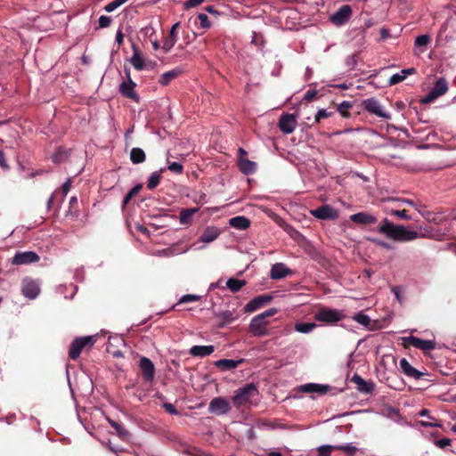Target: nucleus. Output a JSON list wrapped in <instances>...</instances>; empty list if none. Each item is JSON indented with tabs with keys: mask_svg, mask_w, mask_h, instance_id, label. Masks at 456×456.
<instances>
[{
	"mask_svg": "<svg viewBox=\"0 0 456 456\" xmlns=\"http://www.w3.org/2000/svg\"><path fill=\"white\" fill-rule=\"evenodd\" d=\"M451 443L452 440L449 438H442L435 441V444L441 449H444L446 446L450 445Z\"/></svg>",
	"mask_w": 456,
	"mask_h": 456,
	"instance_id": "052dcab7",
	"label": "nucleus"
},
{
	"mask_svg": "<svg viewBox=\"0 0 456 456\" xmlns=\"http://www.w3.org/2000/svg\"><path fill=\"white\" fill-rule=\"evenodd\" d=\"M219 317H220L224 322H228V323L232 322L235 320V318H234V316H233L232 313V312H230V311H224V312H222V313L219 314Z\"/></svg>",
	"mask_w": 456,
	"mask_h": 456,
	"instance_id": "5fc2aeb1",
	"label": "nucleus"
},
{
	"mask_svg": "<svg viewBox=\"0 0 456 456\" xmlns=\"http://www.w3.org/2000/svg\"><path fill=\"white\" fill-rule=\"evenodd\" d=\"M142 189V184H137L135 186H134L129 191L128 193L124 197V200H123V203L124 204H126L130 200L131 198L136 194L140 190Z\"/></svg>",
	"mask_w": 456,
	"mask_h": 456,
	"instance_id": "09e8293b",
	"label": "nucleus"
},
{
	"mask_svg": "<svg viewBox=\"0 0 456 456\" xmlns=\"http://www.w3.org/2000/svg\"><path fill=\"white\" fill-rule=\"evenodd\" d=\"M163 407H164L165 411L171 415H178V413H179L178 411L176 410V408L172 403H165L163 404Z\"/></svg>",
	"mask_w": 456,
	"mask_h": 456,
	"instance_id": "e2e57ef3",
	"label": "nucleus"
},
{
	"mask_svg": "<svg viewBox=\"0 0 456 456\" xmlns=\"http://www.w3.org/2000/svg\"><path fill=\"white\" fill-rule=\"evenodd\" d=\"M139 367L145 381L151 383L155 376V366L151 359L142 356L139 361Z\"/></svg>",
	"mask_w": 456,
	"mask_h": 456,
	"instance_id": "f8f14e48",
	"label": "nucleus"
},
{
	"mask_svg": "<svg viewBox=\"0 0 456 456\" xmlns=\"http://www.w3.org/2000/svg\"><path fill=\"white\" fill-rule=\"evenodd\" d=\"M330 389V386L318 383H306L297 387V391L299 392L305 394H316L319 395H326Z\"/></svg>",
	"mask_w": 456,
	"mask_h": 456,
	"instance_id": "4468645a",
	"label": "nucleus"
},
{
	"mask_svg": "<svg viewBox=\"0 0 456 456\" xmlns=\"http://www.w3.org/2000/svg\"><path fill=\"white\" fill-rule=\"evenodd\" d=\"M399 364L401 371L409 378L419 380L425 375L424 372L412 367L406 358H402Z\"/></svg>",
	"mask_w": 456,
	"mask_h": 456,
	"instance_id": "6ab92c4d",
	"label": "nucleus"
},
{
	"mask_svg": "<svg viewBox=\"0 0 456 456\" xmlns=\"http://www.w3.org/2000/svg\"><path fill=\"white\" fill-rule=\"evenodd\" d=\"M111 24V18L109 16L102 15L99 18V28H107Z\"/></svg>",
	"mask_w": 456,
	"mask_h": 456,
	"instance_id": "4d7b16f0",
	"label": "nucleus"
},
{
	"mask_svg": "<svg viewBox=\"0 0 456 456\" xmlns=\"http://www.w3.org/2000/svg\"><path fill=\"white\" fill-rule=\"evenodd\" d=\"M198 20H199L200 25L202 28H209L211 27V23H210L207 14L200 13L198 15Z\"/></svg>",
	"mask_w": 456,
	"mask_h": 456,
	"instance_id": "de8ad7c7",
	"label": "nucleus"
},
{
	"mask_svg": "<svg viewBox=\"0 0 456 456\" xmlns=\"http://www.w3.org/2000/svg\"><path fill=\"white\" fill-rule=\"evenodd\" d=\"M268 322L262 319L260 316H254L248 325V330L255 337H263L268 334L267 332Z\"/></svg>",
	"mask_w": 456,
	"mask_h": 456,
	"instance_id": "9d476101",
	"label": "nucleus"
},
{
	"mask_svg": "<svg viewBox=\"0 0 456 456\" xmlns=\"http://www.w3.org/2000/svg\"><path fill=\"white\" fill-rule=\"evenodd\" d=\"M362 104L363 110L368 113L387 120L391 119V114L385 110L384 106L375 97L363 100Z\"/></svg>",
	"mask_w": 456,
	"mask_h": 456,
	"instance_id": "39448f33",
	"label": "nucleus"
},
{
	"mask_svg": "<svg viewBox=\"0 0 456 456\" xmlns=\"http://www.w3.org/2000/svg\"><path fill=\"white\" fill-rule=\"evenodd\" d=\"M0 166L2 168L5 169V170L9 168V166L4 158V154L3 151H0Z\"/></svg>",
	"mask_w": 456,
	"mask_h": 456,
	"instance_id": "774afa93",
	"label": "nucleus"
},
{
	"mask_svg": "<svg viewBox=\"0 0 456 456\" xmlns=\"http://www.w3.org/2000/svg\"><path fill=\"white\" fill-rule=\"evenodd\" d=\"M353 107V103L349 101H343L342 102H340L338 107H337V110L343 116V117H346L347 116V113H346V110L351 109Z\"/></svg>",
	"mask_w": 456,
	"mask_h": 456,
	"instance_id": "37998d69",
	"label": "nucleus"
},
{
	"mask_svg": "<svg viewBox=\"0 0 456 456\" xmlns=\"http://www.w3.org/2000/svg\"><path fill=\"white\" fill-rule=\"evenodd\" d=\"M351 381L355 384L356 389L362 394L369 395L374 391V383L372 381H366L357 373L353 375Z\"/></svg>",
	"mask_w": 456,
	"mask_h": 456,
	"instance_id": "a211bd4d",
	"label": "nucleus"
},
{
	"mask_svg": "<svg viewBox=\"0 0 456 456\" xmlns=\"http://www.w3.org/2000/svg\"><path fill=\"white\" fill-rule=\"evenodd\" d=\"M392 292L393 294L395 295V297H396L397 301L402 304L403 299V297H402V292H403V289L401 287L399 286H395L392 288Z\"/></svg>",
	"mask_w": 456,
	"mask_h": 456,
	"instance_id": "bf43d9fd",
	"label": "nucleus"
},
{
	"mask_svg": "<svg viewBox=\"0 0 456 456\" xmlns=\"http://www.w3.org/2000/svg\"><path fill=\"white\" fill-rule=\"evenodd\" d=\"M311 214L321 220H335L338 216V211L329 205L321 206L312 210Z\"/></svg>",
	"mask_w": 456,
	"mask_h": 456,
	"instance_id": "ddd939ff",
	"label": "nucleus"
},
{
	"mask_svg": "<svg viewBox=\"0 0 456 456\" xmlns=\"http://www.w3.org/2000/svg\"><path fill=\"white\" fill-rule=\"evenodd\" d=\"M370 241L382 247L383 248H386V249H388V250H391V249H394V247L393 245H391L390 243L388 242H386L384 240H381L379 239H376V238H370L369 239Z\"/></svg>",
	"mask_w": 456,
	"mask_h": 456,
	"instance_id": "3c124183",
	"label": "nucleus"
},
{
	"mask_svg": "<svg viewBox=\"0 0 456 456\" xmlns=\"http://www.w3.org/2000/svg\"><path fill=\"white\" fill-rule=\"evenodd\" d=\"M21 293L27 298H37L40 293L39 282L29 277L24 278L21 282Z\"/></svg>",
	"mask_w": 456,
	"mask_h": 456,
	"instance_id": "1a4fd4ad",
	"label": "nucleus"
},
{
	"mask_svg": "<svg viewBox=\"0 0 456 456\" xmlns=\"http://www.w3.org/2000/svg\"><path fill=\"white\" fill-rule=\"evenodd\" d=\"M316 327V324L314 322H297L295 324V330L303 333L308 334Z\"/></svg>",
	"mask_w": 456,
	"mask_h": 456,
	"instance_id": "f704fd0d",
	"label": "nucleus"
},
{
	"mask_svg": "<svg viewBox=\"0 0 456 456\" xmlns=\"http://www.w3.org/2000/svg\"><path fill=\"white\" fill-rule=\"evenodd\" d=\"M177 42V38L167 37L164 39L163 45L161 46L162 50L165 53H167L171 51V49L175 46Z\"/></svg>",
	"mask_w": 456,
	"mask_h": 456,
	"instance_id": "a19ab883",
	"label": "nucleus"
},
{
	"mask_svg": "<svg viewBox=\"0 0 456 456\" xmlns=\"http://www.w3.org/2000/svg\"><path fill=\"white\" fill-rule=\"evenodd\" d=\"M229 224L237 230L244 231L250 225V221L244 216H237L229 220Z\"/></svg>",
	"mask_w": 456,
	"mask_h": 456,
	"instance_id": "393cba45",
	"label": "nucleus"
},
{
	"mask_svg": "<svg viewBox=\"0 0 456 456\" xmlns=\"http://www.w3.org/2000/svg\"><path fill=\"white\" fill-rule=\"evenodd\" d=\"M333 115L332 111H328L325 109H320L314 117V121L319 123L322 119L330 118Z\"/></svg>",
	"mask_w": 456,
	"mask_h": 456,
	"instance_id": "c03bdc74",
	"label": "nucleus"
},
{
	"mask_svg": "<svg viewBox=\"0 0 456 456\" xmlns=\"http://www.w3.org/2000/svg\"><path fill=\"white\" fill-rule=\"evenodd\" d=\"M350 220L358 224H373L378 219L375 216L367 212H359L350 216Z\"/></svg>",
	"mask_w": 456,
	"mask_h": 456,
	"instance_id": "412c9836",
	"label": "nucleus"
},
{
	"mask_svg": "<svg viewBox=\"0 0 456 456\" xmlns=\"http://www.w3.org/2000/svg\"><path fill=\"white\" fill-rule=\"evenodd\" d=\"M346 317V315L343 310L329 307H321L314 315L317 322L324 323H335L344 320Z\"/></svg>",
	"mask_w": 456,
	"mask_h": 456,
	"instance_id": "7ed1b4c3",
	"label": "nucleus"
},
{
	"mask_svg": "<svg viewBox=\"0 0 456 456\" xmlns=\"http://www.w3.org/2000/svg\"><path fill=\"white\" fill-rule=\"evenodd\" d=\"M98 440L103 444L106 445L107 448L110 452H114V447L111 445V440L110 436H107L106 434H104L102 428H99L97 431Z\"/></svg>",
	"mask_w": 456,
	"mask_h": 456,
	"instance_id": "c9c22d12",
	"label": "nucleus"
},
{
	"mask_svg": "<svg viewBox=\"0 0 456 456\" xmlns=\"http://www.w3.org/2000/svg\"><path fill=\"white\" fill-rule=\"evenodd\" d=\"M335 450L332 444H322L317 447V456H331V452Z\"/></svg>",
	"mask_w": 456,
	"mask_h": 456,
	"instance_id": "ea45409f",
	"label": "nucleus"
},
{
	"mask_svg": "<svg viewBox=\"0 0 456 456\" xmlns=\"http://www.w3.org/2000/svg\"><path fill=\"white\" fill-rule=\"evenodd\" d=\"M116 436H119L123 440H129L130 433L120 424L116 422Z\"/></svg>",
	"mask_w": 456,
	"mask_h": 456,
	"instance_id": "79ce46f5",
	"label": "nucleus"
},
{
	"mask_svg": "<svg viewBox=\"0 0 456 456\" xmlns=\"http://www.w3.org/2000/svg\"><path fill=\"white\" fill-rule=\"evenodd\" d=\"M297 126V118L294 114H282L279 118L278 126L284 134H291Z\"/></svg>",
	"mask_w": 456,
	"mask_h": 456,
	"instance_id": "2eb2a0df",
	"label": "nucleus"
},
{
	"mask_svg": "<svg viewBox=\"0 0 456 456\" xmlns=\"http://www.w3.org/2000/svg\"><path fill=\"white\" fill-rule=\"evenodd\" d=\"M94 343L95 338L94 336L76 338L70 345L69 356L72 360L77 359L84 349H90Z\"/></svg>",
	"mask_w": 456,
	"mask_h": 456,
	"instance_id": "20e7f679",
	"label": "nucleus"
},
{
	"mask_svg": "<svg viewBox=\"0 0 456 456\" xmlns=\"http://www.w3.org/2000/svg\"><path fill=\"white\" fill-rule=\"evenodd\" d=\"M230 411L231 404L229 401L222 396L213 398L208 404V411L218 416L225 415Z\"/></svg>",
	"mask_w": 456,
	"mask_h": 456,
	"instance_id": "0eeeda50",
	"label": "nucleus"
},
{
	"mask_svg": "<svg viewBox=\"0 0 456 456\" xmlns=\"http://www.w3.org/2000/svg\"><path fill=\"white\" fill-rule=\"evenodd\" d=\"M221 234V230L216 226H208L205 229L200 237V240L204 243H210L216 240Z\"/></svg>",
	"mask_w": 456,
	"mask_h": 456,
	"instance_id": "b1692460",
	"label": "nucleus"
},
{
	"mask_svg": "<svg viewBox=\"0 0 456 456\" xmlns=\"http://www.w3.org/2000/svg\"><path fill=\"white\" fill-rule=\"evenodd\" d=\"M135 86L136 84L131 78H129V80L123 81L120 84L119 91L124 97L138 102L140 97L134 90Z\"/></svg>",
	"mask_w": 456,
	"mask_h": 456,
	"instance_id": "f3484780",
	"label": "nucleus"
},
{
	"mask_svg": "<svg viewBox=\"0 0 456 456\" xmlns=\"http://www.w3.org/2000/svg\"><path fill=\"white\" fill-rule=\"evenodd\" d=\"M130 159L133 164H141L145 161L146 154L142 149L134 147L130 151Z\"/></svg>",
	"mask_w": 456,
	"mask_h": 456,
	"instance_id": "c756f323",
	"label": "nucleus"
},
{
	"mask_svg": "<svg viewBox=\"0 0 456 456\" xmlns=\"http://www.w3.org/2000/svg\"><path fill=\"white\" fill-rule=\"evenodd\" d=\"M335 450L344 451L346 454L353 456L358 450L352 443L334 445Z\"/></svg>",
	"mask_w": 456,
	"mask_h": 456,
	"instance_id": "4c0bfd02",
	"label": "nucleus"
},
{
	"mask_svg": "<svg viewBox=\"0 0 456 456\" xmlns=\"http://www.w3.org/2000/svg\"><path fill=\"white\" fill-rule=\"evenodd\" d=\"M133 50L134 53L130 59V62L134 66V68L137 70H142L145 68V63L142 56L140 54L139 51L135 47L134 45H133Z\"/></svg>",
	"mask_w": 456,
	"mask_h": 456,
	"instance_id": "c85d7f7f",
	"label": "nucleus"
},
{
	"mask_svg": "<svg viewBox=\"0 0 456 456\" xmlns=\"http://www.w3.org/2000/svg\"><path fill=\"white\" fill-rule=\"evenodd\" d=\"M70 155L69 150L63 147H59L53 152L52 159L54 163L59 164L64 162Z\"/></svg>",
	"mask_w": 456,
	"mask_h": 456,
	"instance_id": "7c9ffc66",
	"label": "nucleus"
},
{
	"mask_svg": "<svg viewBox=\"0 0 456 456\" xmlns=\"http://www.w3.org/2000/svg\"><path fill=\"white\" fill-rule=\"evenodd\" d=\"M182 74V69L180 68H175V69H173L171 70H168L167 72H164L159 79V83L161 85V86H167L173 79H175V77H177L179 75Z\"/></svg>",
	"mask_w": 456,
	"mask_h": 456,
	"instance_id": "bb28decb",
	"label": "nucleus"
},
{
	"mask_svg": "<svg viewBox=\"0 0 456 456\" xmlns=\"http://www.w3.org/2000/svg\"><path fill=\"white\" fill-rule=\"evenodd\" d=\"M258 388L254 383H249L238 388L232 397V403L236 408H240L253 403V399L258 396Z\"/></svg>",
	"mask_w": 456,
	"mask_h": 456,
	"instance_id": "f03ea898",
	"label": "nucleus"
},
{
	"mask_svg": "<svg viewBox=\"0 0 456 456\" xmlns=\"http://www.w3.org/2000/svg\"><path fill=\"white\" fill-rule=\"evenodd\" d=\"M277 313H278V309L274 308V307H272V308H269V309L265 310V312H263V313H261V314H259L257 315L260 316L265 321H266L267 318H270V317L273 316Z\"/></svg>",
	"mask_w": 456,
	"mask_h": 456,
	"instance_id": "603ef678",
	"label": "nucleus"
},
{
	"mask_svg": "<svg viewBox=\"0 0 456 456\" xmlns=\"http://www.w3.org/2000/svg\"><path fill=\"white\" fill-rule=\"evenodd\" d=\"M239 168L244 175H251L255 173L256 169V164L254 161L247 159L239 158Z\"/></svg>",
	"mask_w": 456,
	"mask_h": 456,
	"instance_id": "cd10ccee",
	"label": "nucleus"
},
{
	"mask_svg": "<svg viewBox=\"0 0 456 456\" xmlns=\"http://www.w3.org/2000/svg\"><path fill=\"white\" fill-rule=\"evenodd\" d=\"M39 261V256L34 251H17L12 258V264L15 265H29Z\"/></svg>",
	"mask_w": 456,
	"mask_h": 456,
	"instance_id": "9b49d317",
	"label": "nucleus"
},
{
	"mask_svg": "<svg viewBox=\"0 0 456 456\" xmlns=\"http://www.w3.org/2000/svg\"><path fill=\"white\" fill-rule=\"evenodd\" d=\"M345 61H346V65L349 68V69H354L357 65L355 54L348 55L346 58Z\"/></svg>",
	"mask_w": 456,
	"mask_h": 456,
	"instance_id": "864d4df0",
	"label": "nucleus"
},
{
	"mask_svg": "<svg viewBox=\"0 0 456 456\" xmlns=\"http://www.w3.org/2000/svg\"><path fill=\"white\" fill-rule=\"evenodd\" d=\"M352 7L348 4H344L330 15V20L335 26L341 27L349 20L352 16Z\"/></svg>",
	"mask_w": 456,
	"mask_h": 456,
	"instance_id": "6e6552de",
	"label": "nucleus"
},
{
	"mask_svg": "<svg viewBox=\"0 0 456 456\" xmlns=\"http://www.w3.org/2000/svg\"><path fill=\"white\" fill-rule=\"evenodd\" d=\"M353 319L363 327H368L370 323V318L362 311L355 314Z\"/></svg>",
	"mask_w": 456,
	"mask_h": 456,
	"instance_id": "e433bc0d",
	"label": "nucleus"
},
{
	"mask_svg": "<svg viewBox=\"0 0 456 456\" xmlns=\"http://www.w3.org/2000/svg\"><path fill=\"white\" fill-rule=\"evenodd\" d=\"M317 96V91L316 90H308L305 94V99L307 101H312Z\"/></svg>",
	"mask_w": 456,
	"mask_h": 456,
	"instance_id": "69168bd1",
	"label": "nucleus"
},
{
	"mask_svg": "<svg viewBox=\"0 0 456 456\" xmlns=\"http://www.w3.org/2000/svg\"><path fill=\"white\" fill-rule=\"evenodd\" d=\"M167 168H168L171 172H173V173H175V174H182V173H183V165H182L181 163H179V162H175V161H174V162H168V167H167Z\"/></svg>",
	"mask_w": 456,
	"mask_h": 456,
	"instance_id": "49530a36",
	"label": "nucleus"
},
{
	"mask_svg": "<svg viewBox=\"0 0 456 456\" xmlns=\"http://www.w3.org/2000/svg\"><path fill=\"white\" fill-rule=\"evenodd\" d=\"M246 285L245 280H238L235 278H229L226 281V288H228L232 292L236 293L240 291L242 287Z\"/></svg>",
	"mask_w": 456,
	"mask_h": 456,
	"instance_id": "2f4dec72",
	"label": "nucleus"
},
{
	"mask_svg": "<svg viewBox=\"0 0 456 456\" xmlns=\"http://www.w3.org/2000/svg\"><path fill=\"white\" fill-rule=\"evenodd\" d=\"M180 23L179 22H176L175 23L171 28H170V31H169V36L170 37H174V38H177V32H176V29L177 28L179 27Z\"/></svg>",
	"mask_w": 456,
	"mask_h": 456,
	"instance_id": "338daca9",
	"label": "nucleus"
},
{
	"mask_svg": "<svg viewBox=\"0 0 456 456\" xmlns=\"http://www.w3.org/2000/svg\"><path fill=\"white\" fill-rule=\"evenodd\" d=\"M205 1L206 0H187L183 3V7L185 9H191V8H193V7H196L200 4H201Z\"/></svg>",
	"mask_w": 456,
	"mask_h": 456,
	"instance_id": "6e6d98bb",
	"label": "nucleus"
},
{
	"mask_svg": "<svg viewBox=\"0 0 456 456\" xmlns=\"http://www.w3.org/2000/svg\"><path fill=\"white\" fill-rule=\"evenodd\" d=\"M243 362L242 359L240 360H232V359H220L216 362H215V366L218 368L219 370L225 371L229 370H233L239 366L240 363Z\"/></svg>",
	"mask_w": 456,
	"mask_h": 456,
	"instance_id": "a878e982",
	"label": "nucleus"
},
{
	"mask_svg": "<svg viewBox=\"0 0 456 456\" xmlns=\"http://www.w3.org/2000/svg\"><path fill=\"white\" fill-rule=\"evenodd\" d=\"M449 89V85L444 77H439L435 82L433 87L428 93L422 97L421 102L424 104L431 103L436 101L438 97L445 94Z\"/></svg>",
	"mask_w": 456,
	"mask_h": 456,
	"instance_id": "423d86ee",
	"label": "nucleus"
},
{
	"mask_svg": "<svg viewBox=\"0 0 456 456\" xmlns=\"http://www.w3.org/2000/svg\"><path fill=\"white\" fill-rule=\"evenodd\" d=\"M405 79L404 75L400 71L399 73H395L389 78L388 84L389 86L396 85Z\"/></svg>",
	"mask_w": 456,
	"mask_h": 456,
	"instance_id": "8fccbe9b",
	"label": "nucleus"
},
{
	"mask_svg": "<svg viewBox=\"0 0 456 456\" xmlns=\"http://www.w3.org/2000/svg\"><path fill=\"white\" fill-rule=\"evenodd\" d=\"M215 351V346L212 345L208 346H193L190 348L189 354L194 357H206L212 354Z\"/></svg>",
	"mask_w": 456,
	"mask_h": 456,
	"instance_id": "5701e85b",
	"label": "nucleus"
},
{
	"mask_svg": "<svg viewBox=\"0 0 456 456\" xmlns=\"http://www.w3.org/2000/svg\"><path fill=\"white\" fill-rule=\"evenodd\" d=\"M412 346L421 349L423 351H430L436 348V343L433 340L423 339L414 336H410L405 338Z\"/></svg>",
	"mask_w": 456,
	"mask_h": 456,
	"instance_id": "aec40b11",
	"label": "nucleus"
},
{
	"mask_svg": "<svg viewBox=\"0 0 456 456\" xmlns=\"http://www.w3.org/2000/svg\"><path fill=\"white\" fill-rule=\"evenodd\" d=\"M200 299V297L194 294H186L180 297L178 304H184L189 302H194Z\"/></svg>",
	"mask_w": 456,
	"mask_h": 456,
	"instance_id": "a18cd8bd",
	"label": "nucleus"
},
{
	"mask_svg": "<svg viewBox=\"0 0 456 456\" xmlns=\"http://www.w3.org/2000/svg\"><path fill=\"white\" fill-rule=\"evenodd\" d=\"M378 232L396 241H412L419 237V232L409 230L403 225L394 224L387 218H384L377 229Z\"/></svg>",
	"mask_w": 456,
	"mask_h": 456,
	"instance_id": "f257e3e1",
	"label": "nucleus"
},
{
	"mask_svg": "<svg viewBox=\"0 0 456 456\" xmlns=\"http://www.w3.org/2000/svg\"><path fill=\"white\" fill-rule=\"evenodd\" d=\"M419 424L425 428H442V423L440 421H419Z\"/></svg>",
	"mask_w": 456,
	"mask_h": 456,
	"instance_id": "680f3d73",
	"label": "nucleus"
},
{
	"mask_svg": "<svg viewBox=\"0 0 456 456\" xmlns=\"http://www.w3.org/2000/svg\"><path fill=\"white\" fill-rule=\"evenodd\" d=\"M196 212L195 208L183 209L180 213V223L187 224L191 220L192 215Z\"/></svg>",
	"mask_w": 456,
	"mask_h": 456,
	"instance_id": "58836bf2",
	"label": "nucleus"
},
{
	"mask_svg": "<svg viewBox=\"0 0 456 456\" xmlns=\"http://www.w3.org/2000/svg\"><path fill=\"white\" fill-rule=\"evenodd\" d=\"M390 37V31L387 28H382L380 29V39L381 41H385Z\"/></svg>",
	"mask_w": 456,
	"mask_h": 456,
	"instance_id": "0e129e2a",
	"label": "nucleus"
},
{
	"mask_svg": "<svg viewBox=\"0 0 456 456\" xmlns=\"http://www.w3.org/2000/svg\"><path fill=\"white\" fill-rule=\"evenodd\" d=\"M163 171L164 169L162 168L160 171H155L150 175L147 182V188L149 190H153L159 185L160 182V173Z\"/></svg>",
	"mask_w": 456,
	"mask_h": 456,
	"instance_id": "72a5a7b5",
	"label": "nucleus"
},
{
	"mask_svg": "<svg viewBox=\"0 0 456 456\" xmlns=\"http://www.w3.org/2000/svg\"><path fill=\"white\" fill-rule=\"evenodd\" d=\"M431 37L429 35H420L416 37L415 39V46L419 49L421 53H424L426 51L427 45L430 43Z\"/></svg>",
	"mask_w": 456,
	"mask_h": 456,
	"instance_id": "473e14b6",
	"label": "nucleus"
},
{
	"mask_svg": "<svg viewBox=\"0 0 456 456\" xmlns=\"http://www.w3.org/2000/svg\"><path fill=\"white\" fill-rule=\"evenodd\" d=\"M391 215L404 220H411V216L407 215L406 210H392Z\"/></svg>",
	"mask_w": 456,
	"mask_h": 456,
	"instance_id": "13d9d810",
	"label": "nucleus"
},
{
	"mask_svg": "<svg viewBox=\"0 0 456 456\" xmlns=\"http://www.w3.org/2000/svg\"><path fill=\"white\" fill-rule=\"evenodd\" d=\"M291 273V270L283 263L274 264L270 271V277L273 280L282 279Z\"/></svg>",
	"mask_w": 456,
	"mask_h": 456,
	"instance_id": "4be33fe9",
	"label": "nucleus"
},
{
	"mask_svg": "<svg viewBox=\"0 0 456 456\" xmlns=\"http://www.w3.org/2000/svg\"><path fill=\"white\" fill-rule=\"evenodd\" d=\"M273 297L269 294H264V295L257 296V297H254L253 299H251L245 305V311L248 313L255 312V311L258 310L259 308H261L262 306L270 303L273 300Z\"/></svg>",
	"mask_w": 456,
	"mask_h": 456,
	"instance_id": "dca6fc26",
	"label": "nucleus"
}]
</instances>
